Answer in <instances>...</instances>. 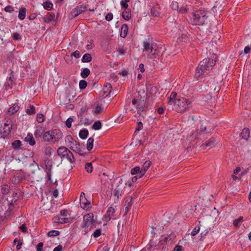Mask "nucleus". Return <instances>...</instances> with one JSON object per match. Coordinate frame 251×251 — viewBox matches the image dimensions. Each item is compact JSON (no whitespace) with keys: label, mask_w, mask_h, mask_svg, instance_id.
<instances>
[{"label":"nucleus","mask_w":251,"mask_h":251,"mask_svg":"<svg viewBox=\"0 0 251 251\" xmlns=\"http://www.w3.org/2000/svg\"><path fill=\"white\" fill-rule=\"evenodd\" d=\"M132 103L133 105L137 104L136 108L138 113L143 112L146 109V103L144 100H138L136 99H133L132 100Z\"/></svg>","instance_id":"9b49d317"},{"label":"nucleus","mask_w":251,"mask_h":251,"mask_svg":"<svg viewBox=\"0 0 251 251\" xmlns=\"http://www.w3.org/2000/svg\"><path fill=\"white\" fill-rule=\"evenodd\" d=\"M60 232L58 230H52L48 233V235L50 237H54L59 235Z\"/></svg>","instance_id":"a19ab883"},{"label":"nucleus","mask_w":251,"mask_h":251,"mask_svg":"<svg viewBox=\"0 0 251 251\" xmlns=\"http://www.w3.org/2000/svg\"><path fill=\"white\" fill-rule=\"evenodd\" d=\"M182 249H183V247L181 246L176 245L174 248L173 251H182Z\"/></svg>","instance_id":"69168bd1"},{"label":"nucleus","mask_w":251,"mask_h":251,"mask_svg":"<svg viewBox=\"0 0 251 251\" xmlns=\"http://www.w3.org/2000/svg\"><path fill=\"white\" fill-rule=\"evenodd\" d=\"M26 9L25 8H22L20 9L19 12L18 17L20 20H24L25 17Z\"/></svg>","instance_id":"c85d7f7f"},{"label":"nucleus","mask_w":251,"mask_h":251,"mask_svg":"<svg viewBox=\"0 0 251 251\" xmlns=\"http://www.w3.org/2000/svg\"><path fill=\"white\" fill-rule=\"evenodd\" d=\"M71 56H74L76 58L80 57V53L78 50H75L71 54Z\"/></svg>","instance_id":"680f3d73"},{"label":"nucleus","mask_w":251,"mask_h":251,"mask_svg":"<svg viewBox=\"0 0 251 251\" xmlns=\"http://www.w3.org/2000/svg\"><path fill=\"white\" fill-rule=\"evenodd\" d=\"M122 17L126 20L128 21L131 18V12L130 9L124 11L122 13Z\"/></svg>","instance_id":"a878e982"},{"label":"nucleus","mask_w":251,"mask_h":251,"mask_svg":"<svg viewBox=\"0 0 251 251\" xmlns=\"http://www.w3.org/2000/svg\"><path fill=\"white\" fill-rule=\"evenodd\" d=\"M43 243L42 242H40L37 246L36 251H43Z\"/></svg>","instance_id":"e2e57ef3"},{"label":"nucleus","mask_w":251,"mask_h":251,"mask_svg":"<svg viewBox=\"0 0 251 251\" xmlns=\"http://www.w3.org/2000/svg\"><path fill=\"white\" fill-rule=\"evenodd\" d=\"M200 227L199 226H198L195 227L193 229V230H192V231L191 232V235L192 236L196 235L200 231Z\"/></svg>","instance_id":"603ef678"},{"label":"nucleus","mask_w":251,"mask_h":251,"mask_svg":"<svg viewBox=\"0 0 251 251\" xmlns=\"http://www.w3.org/2000/svg\"><path fill=\"white\" fill-rule=\"evenodd\" d=\"M172 8L174 10H178L179 6L177 2L173 1L171 4Z\"/></svg>","instance_id":"3c124183"},{"label":"nucleus","mask_w":251,"mask_h":251,"mask_svg":"<svg viewBox=\"0 0 251 251\" xmlns=\"http://www.w3.org/2000/svg\"><path fill=\"white\" fill-rule=\"evenodd\" d=\"M112 87L111 84L107 82L105 83L103 89L104 94L108 96L112 91Z\"/></svg>","instance_id":"dca6fc26"},{"label":"nucleus","mask_w":251,"mask_h":251,"mask_svg":"<svg viewBox=\"0 0 251 251\" xmlns=\"http://www.w3.org/2000/svg\"><path fill=\"white\" fill-rule=\"evenodd\" d=\"M128 32V26L127 25L124 24L122 25L121 28V34L120 35L123 38H125Z\"/></svg>","instance_id":"aec40b11"},{"label":"nucleus","mask_w":251,"mask_h":251,"mask_svg":"<svg viewBox=\"0 0 251 251\" xmlns=\"http://www.w3.org/2000/svg\"><path fill=\"white\" fill-rule=\"evenodd\" d=\"M85 168L88 173H91L93 171V167L91 163H87L85 165Z\"/></svg>","instance_id":"37998d69"},{"label":"nucleus","mask_w":251,"mask_h":251,"mask_svg":"<svg viewBox=\"0 0 251 251\" xmlns=\"http://www.w3.org/2000/svg\"><path fill=\"white\" fill-rule=\"evenodd\" d=\"M9 213V212L6 206L2 204H0V219L2 221L4 220L8 216Z\"/></svg>","instance_id":"ddd939ff"},{"label":"nucleus","mask_w":251,"mask_h":251,"mask_svg":"<svg viewBox=\"0 0 251 251\" xmlns=\"http://www.w3.org/2000/svg\"><path fill=\"white\" fill-rule=\"evenodd\" d=\"M60 133V131L57 129L49 130L44 133L43 139L44 141L54 143L56 141V136Z\"/></svg>","instance_id":"423d86ee"},{"label":"nucleus","mask_w":251,"mask_h":251,"mask_svg":"<svg viewBox=\"0 0 251 251\" xmlns=\"http://www.w3.org/2000/svg\"><path fill=\"white\" fill-rule=\"evenodd\" d=\"M151 162L150 160L146 161L143 165L142 168L140 172L139 178L142 177L148 169L150 167Z\"/></svg>","instance_id":"4468645a"},{"label":"nucleus","mask_w":251,"mask_h":251,"mask_svg":"<svg viewBox=\"0 0 251 251\" xmlns=\"http://www.w3.org/2000/svg\"><path fill=\"white\" fill-rule=\"evenodd\" d=\"M54 221L59 224H64L69 222V220L66 218H61L59 216H56L54 218Z\"/></svg>","instance_id":"393cba45"},{"label":"nucleus","mask_w":251,"mask_h":251,"mask_svg":"<svg viewBox=\"0 0 251 251\" xmlns=\"http://www.w3.org/2000/svg\"><path fill=\"white\" fill-rule=\"evenodd\" d=\"M88 135V131L87 129L81 130L79 133V136L80 138L85 139Z\"/></svg>","instance_id":"c9c22d12"},{"label":"nucleus","mask_w":251,"mask_h":251,"mask_svg":"<svg viewBox=\"0 0 251 251\" xmlns=\"http://www.w3.org/2000/svg\"><path fill=\"white\" fill-rule=\"evenodd\" d=\"M73 122V118L70 117L66 121V126L68 128H70L72 126V123Z\"/></svg>","instance_id":"8fccbe9b"},{"label":"nucleus","mask_w":251,"mask_h":251,"mask_svg":"<svg viewBox=\"0 0 251 251\" xmlns=\"http://www.w3.org/2000/svg\"><path fill=\"white\" fill-rule=\"evenodd\" d=\"M161 242L160 241H158V243H157V242H155L154 241L153 239H152L150 241V243L146 247L150 251H153L154 250L156 249H159L161 247Z\"/></svg>","instance_id":"f8f14e48"},{"label":"nucleus","mask_w":251,"mask_h":251,"mask_svg":"<svg viewBox=\"0 0 251 251\" xmlns=\"http://www.w3.org/2000/svg\"><path fill=\"white\" fill-rule=\"evenodd\" d=\"M22 146V142L20 140H15L12 143V147L15 150H19Z\"/></svg>","instance_id":"473e14b6"},{"label":"nucleus","mask_w":251,"mask_h":251,"mask_svg":"<svg viewBox=\"0 0 251 251\" xmlns=\"http://www.w3.org/2000/svg\"><path fill=\"white\" fill-rule=\"evenodd\" d=\"M11 128L12 125L10 124L4 123L3 127V133L4 134V135H7L11 132Z\"/></svg>","instance_id":"6ab92c4d"},{"label":"nucleus","mask_w":251,"mask_h":251,"mask_svg":"<svg viewBox=\"0 0 251 251\" xmlns=\"http://www.w3.org/2000/svg\"><path fill=\"white\" fill-rule=\"evenodd\" d=\"M208 12L206 11L199 10L192 13L190 21L193 25H203L208 17Z\"/></svg>","instance_id":"7ed1b4c3"},{"label":"nucleus","mask_w":251,"mask_h":251,"mask_svg":"<svg viewBox=\"0 0 251 251\" xmlns=\"http://www.w3.org/2000/svg\"><path fill=\"white\" fill-rule=\"evenodd\" d=\"M160 13V12L159 10V7L157 5L153 6L151 9V14L153 16H159Z\"/></svg>","instance_id":"5701e85b"},{"label":"nucleus","mask_w":251,"mask_h":251,"mask_svg":"<svg viewBox=\"0 0 251 251\" xmlns=\"http://www.w3.org/2000/svg\"><path fill=\"white\" fill-rule=\"evenodd\" d=\"M176 93H171L168 100V105L169 109L176 110L179 113H182L188 110L192 106V101L184 98L176 99Z\"/></svg>","instance_id":"f257e3e1"},{"label":"nucleus","mask_w":251,"mask_h":251,"mask_svg":"<svg viewBox=\"0 0 251 251\" xmlns=\"http://www.w3.org/2000/svg\"><path fill=\"white\" fill-rule=\"evenodd\" d=\"M90 74V71L88 68H84L81 72L80 75L82 78H86Z\"/></svg>","instance_id":"e433bc0d"},{"label":"nucleus","mask_w":251,"mask_h":251,"mask_svg":"<svg viewBox=\"0 0 251 251\" xmlns=\"http://www.w3.org/2000/svg\"><path fill=\"white\" fill-rule=\"evenodd\" d=\"M113 14L112 13H108L106 16H105V19L106 20H107V21H110L111 20H112L113 19Z\"/></svg>","instance_id":"13d9d810"},{"label":"nucleus","mask_w":251,"mask_h":251,"mask_svg":"<svg viewBox=\"0 0 251 251\" xmlns=\"http://www.w3.org/2000/svg\"><path fill=\"white\" fill-rule=\"evenodd\" d=\"M92 60V56L89 53H85L83 55L81 61L82 62H90Z\"/></svg>","instance_id":"7c9ffc66"},{"label":"nucleus","mask_w":251,"mask_h":251,"mask_svg":"<svg viewBox=\"0 0 251 251\" xmlns=\"http://www.w3.org/2000/svg\"><path fill=\"white\" fill-rule=\"evenodd\" d=\"M87 82L85 80H81L79 83V88L81 90L85 89L87 86Z\"/></svg>","instance_id":"79ce46f5"},{"label":"nucleus","mask_w":251,"mask_h":251,"mask_svg":"<svg viewBox=\"0 0 251 251\" xmlns=\"http://www.w3.org/2000/svg\"><path fill=\"white\" fill-rule=\"evenodd\" d=\"M101 234V229L99 228L97 229L93 233V236L95 238L99 237Z\"/></svg>","instance_id":"4d7b16f0"},{"label":"nucleus","mask_w":251,"mask_h":251,"mask_svg":"<svg viewBox=\"0 0 251 251\" xmlns=\"http://www.w3.org/2000/svg\"><path fill=\"white\" fill-rule=\"evenodd\" d=\"M94 139L92 137L89 138L87 142V149L88 151H91L93 147Z\"/></svg>","instance_id":"72a5a7b5"},{"label":"nucleus","mask_w":251,"mask_h":251,"mask_svg":"<svg viewBox=\"0 0 251 251\" xmlns=\"http://www.w3.org/2000/svg\"><path fill=\"white\" fill-rule=\"evenodd\" d=\"M103 109V107L102 106L97 105L96 106L95 109H93L92 110V112L94 114H96V115L100 114L102 113Z\"/></svg>","instance_id":"c756f323"},{"label":"nucleus","mask_w":251,"mask_h":251,"mask_svg":"<svg viewBox=\"0 0 251 251\" xmlns=\"http://www.w3.org/2000/svg\"><path fill=\"white\" fill-rule=\"evenodd\" d=\"M80 207L85 210H88L91 208V203L86 198H81L80 201Z\"/></svg>","instance_id":"2eb2a0df"},{"label":"nucleus","mask_w":251,"mask_h":251,"mask_svg":"<svg viewBox=\"0 0 251 251\" xmlns=\"http://www.w3.org/2000/svg\"><path fill=\"white\" fill-rule=\"evenodd\" d=\"M216 60L214 59L207 58L201 61L196 69L195 77L199 79L203 75H206L215 65Z\"/></svg>","instance_id":"f03ea898"},{"label":"nucleus","mask_w":251,"mask_h":251,"mask_svg":"<svg viewBox=\"0 0 251 251\" xmlns=\"http://www.w3.org/2000/svg\"><path fill=\"white\" fill-rule=\"evenodd\" d=\"M44 132V129L43 127H38L34 132V135L36 138L41 137L43 136Z\"/></svg>","instance_id":"412c9836"},{"label":"nucleus","mask_w":251,"mask_h":251,"mask_svg":"<svg viewBox=\"0 0 251 251\" xmlns=\"http://www.w3.org/2000/svg\"><path fill=\"white\" fill-rule=\"evenodd\" d=\"M178 11L181 13H186L189 11V8L186 7H181L179 8Z\"/></svg>","instance_id":"5fc2aeb1"},{"label":"nucleus","mask_w":251,"mask_h":251,"mask_svg":"<svg viewBox=\"0 0 251 251\" xmlns=\"http://www.w3.org/2000/svg\"><path fill=\"white\" fill-rule=\"evenodd\" d=\"M101 127V123L100 121H97L92 125V128L94 130H99Z\"/></svg>","instance_id":"58836bf2"},{"label":"nucleus","mask_w":251,"mask_h":251,"mask_svg":"<svg viewBox=\"0 0 251 251\" xmlns=\"http://www.w3.org/2000/svg\"><path fill=\"white\" fill-rule=\"evenodd\" d=\"M68 147L71 150L78 153L80 155L84 156L86 155V153H84L83 151L82 146L79 144V143L77 142L75 140H74V141L72 142Z\"/></svg>","instance_id":"1a4fd4ad"},{"label":"nucleus","mask_w":251,"mask_h":251,"mask_svg":"<svg viewBox=\"0 0 251 251\" xmlns=\"http://www.w3.org/2000/svg\"><path fill=\"white\" fill-rule=\"evenodd\" d=\"M241 137L242 139L247 140L250 137V130L248 128H244L240 134Z\"/></svg>","instance_id":"a211bd4d"},{"label":"nucleus","mask_w":251,"mask_h":251,"mask_svg":"<svg viewBox=\"0 0 251 251\" xmlns=\"http://www.w3.org/2000/svg\"><path fill=\"white\" fill-rule=\"evenodd\" d=\"M141 169L139 167L136 166L131 170V174L132 175L137 174L138 177L139 178L140 172Z\"/></svg>","instance_id":"ea45409f"},{"label":"nucleus","mask_w":251,"mask_h":251,"mask_svg":"<svg viewBox=\"0 0 251 251\" xmlns=\"http://www.w3.org/2000/svg\"><path fill=\"white\" fill-rule=\"evenodd\" d=\"M52 149L50 147H47L45 150V153L47 155L50 156L51 154Z\"/></svg>","instance_id":"864d4df0"},{"label":"nucleus","mask_w":251,"mask_h":251,"mask_svg":"<svg viewBox=\"0 0 251 251\" xmlns=\"http://www.w3.org/2000/svg\"><path fill=\"white\" fill-rule=\"evenodd\" d=\"M221 80H218L214 78L208 83L207 91H209L210 97L216 96L219 92L221 87Z\"/></svg>","instance_id":"20e7f679"},{"label":"nucleus","mask_w":251,"mask_h":251,"mask_svg":"<svg viewBox=\"0 0 251 251\" xmlns=\"http://www.w3.org/2000/svg\"><path fill=\"white\" fill-rule=\"evenodd\" d=\"M189 139L191 141L197 143L198 141L199 140V138L198 137V133L197 131H195L193 132L190 135L189 137Z\"/></svg>","instance_id":"bb28decb"},{"label":"nucleus","mask_w":251,"mask_h":251,"mask_svg":"<svg viewBox=\"0 0 251 251\" xmlns=\"http://www.w3.org/2000/svg\"><path fill=\"white\" fill-rule=\"evenodd\" d=\"M115 212V209L113 207H109L107 210L106 218L110 220L112 217H114Z\"/></svg>","instance_id":"4be33fe9"},{"label":"nucleus","mask_w":251,"mask_h":251,"mask_svg":"<svg viewBox=\"0 0 251 251\" xmlns=\"http://www.w3.org/2000/svg\"><path fill=\"white\" fill-rule=\"evenodd\" d=\"M19 228L24 232H25L27 230V227L25 224H23L19 227Z\"/></svg>","instance_id":"0e129e2a"},{"label":"nucleus","mask_w":251,"mask_h":251,"mask_svg":"<svg viewBox=\"0 0 251 251\" xmlns=\"http://www.w3.org/2000/svg\"><path fill=\"white\" fill-rule=\"evenodd\" d=\"M87 9V6L84 5H80L77 6L75 8H74L71 12V15L72 18H75L81 13L85 12Z\"/></svg>","instance_id":"9d476101"},{"label":"nucleus","mask_w":251,"mask_h":251,"mask_svg":"<svg viewBox=\"0 0 251 251\" xmlns=\"http://www.w3.org/2000/svg\"><path fill=\"white\" fill-rule=\"evenodd\" d=\"M133 201V199L132 197L128 196L126 197L125 202V206L128 207L130 208L131 206L132 205Z\"/></svg>","instance_id":"2f4dec72"},{"label":"nucleus","mask_w":251,"mask_h":251,"mask_svg":"<svg viewBox=\"0 0 251 251\" xmlns=\"http://www.w3.org/2000/svg\"><path fill=\"white\" fill-rule=\"evenodd\" d=\"M215 145V141L212 139L206 141L205 144H203L202 145V147L203 149L205 148V147H209L212 148L214 147Z\"/></svg>","instance_id":"b1692460"},{"label":"nucleus","mask_w":251,"mask_h":251,"mask_svg":"<svg viewBox=\"0 0 251 251\" xmlns=\"http://www.w3.org/2000/svg\"><path fill=\"white\" fill-rule=\"evenodd\" d=\"M129 1V0H124L121 1L120 4L123 8L125 9H128V5L127 3Z\"/></svg>","instance_id":"a18cd8bd"},{"label":"nucleus","mask_w":251,"mask_h":251,"mask_svg":"<svg viewBox=\"0 0 251 251\" xmlns=\"http://www.w3.org/2000/svg\"><path fill=\"white\" fill-rule=\"evenodd\" d=\"M143 51H147L148 52V56L150 58H154L158 54L156 49H154L152 45L147 42H143Z\"/></svg>","instance_id":"6e6552de"},{"label":"nucleus","mask_w":251,"mask_h":251,"mask_svg":"<svg viewBox=\"0 0 251 251\" xmlns=\"http://www.w3.org/2000/svg\"><path fill=\"white\" fill-rule=\"evenodd\" d=\"M166 236L168 237V238H169V241H171V243L172 242L173 240L176 237L175 235L172 231L170 232V233H168Z\"/></svg>","instance_id":"6e6d98bb"},{"label":"nucleus","mask_w":251,"mask_h":251,"mask_svg":"<svg viewBox=\"0 0 251 251\" xmlns=\"http://www.w3.org/2000/svg\"><path fill=\"white\" fill-rule=\"evenodd\" d=\"M87 110V108L86 106H84V107H82L81 109H80V111L79 112V115L80 116H82L84 113L85 112H86Z\"/></svg>","instance_id":"338daca9"},{"label":"nucleus","mask_w":251,"mask_h":251,"mask_svg":"<svg viewBox=\"0 0 251 251\" xmlns=\"http://www.w3.org/2000/svg\"><path fill=\"white\" fill-rule=\"evenodd\" d=\"M44 116L42 114H38L37 115V121L41 123L44 121Z\"/></svg>","instance_id":"09e8293b"},{"label":"nucleus","mask_w":251,"mask_h":251,"mask_svg":"<svg viewBox=\"0 0 251 251\" xmlns=\"http://www.w3.org/2000/svg\"><path fill=\"white\" fill-rule=\"evenodd\" d=\"M25 140L31 146H34L36 143L34 138L33 137L32 134L30 133L27 134L26 137L25 139Z\"/></svg>","instance_id":"f3484780"},{"label":"nucleus","mask_w":251,"mask_h":251,"mask_svg":"<svg viewBox=\"0 0 251 251\" xmlns=\"http://www.w3.org/2000/svg\"><path fill=\"white\" fill-rule=\"evenodd\" d=\"M121 192L119 189L116 188L114 191V195L117 198H119V196H121Z\"/></svg>","instance_id":"052dcab7"},{"label":"nucleus","mask_w":251,"mask_h":251,"mask_svg":"<svg viewBox=\"0 0 251 251\" xmlns=\"http://www.w3.org/2000/svg\"><path fill=\"white\" fill-rule=\"evenodd\" d=\"M26 113L29 115H32L35 113V108L31 104H30L29 108L26 110Z\"/></svg>","instance_id":"4c0bfd02"},{"label":"nucleus","mask_w":251,"mask_h":251,"mask_svg":"<svg viewBox=\"0 0 251 251\" xmlns=\"http://www.w3.org/2000/svg\"><path fill=\"white\" fill-rule=\"evenodd\" d=\"M57 154L62 159H66L70 163L75 162V158L73 153L65 147H60L57 150Z\"/></svg>","instance_id":"39448f33"},{"label":"nucleus","mask_w":251,"mask_h":251,"mask_svg":"<svg viewBox=\"0 0 251 251\" xmlns=\"http://www.w3.org/2000/svg\"><path fill=\"white\" fill-rule=\"evenodd\" d=\"M95 223L94 214L92 213H88L83 216V227L91 229L95 226Z\"/></svg>","instance_id":"0eeeda50"},{"label":"nucleus","mask_w":251,"mask_h":251,"mask_svg":"<svg viewBox=\"0 0 251 251\" xmlns=\"http://www.w3.org/2000/svg\"><path fill=\"white\" fill-rule=\"evenodd\" d=\"M55 19V14H50L49 16L45 18V21L46 22H50L51 21L54 20Z\"/></svg>","instance_id":"de8ad7c7"},{"label":"nucleus","mask_w":251,"mask_h":251,"mask_svg":"<svg viewBox=\"0 0 251 251\" xmlns=\"http://www.w3.org/2000/svg\"><path fill=\"white\" fill-rule=\"evenodd\" d=\"M4 10L6 12H11L14 11V8L12 6L8 5L4 8Z\"/></svg>","instance_id":"bf43d9fd"},{"label":"nucleus","mask_w":251,"mask_h":251,"mask_svg":"<svg viewBox=\"0 0 251 251\" xmlns=\"http://www.w3.org/2000/svg\"><path fill=\"white\" fill-rule=\"evenodd\" d=\"M43 5L44 8L48 10H50L53 8V4L49 1H46L44 2Z\"/></svg>","instance_id":"f704fd0d"},{"label":"nucleus","mask_w":251,"mask_h":251,"mask_svg":"<svg viewBox=\"0 0 251 251\" xmlns=\"http://www.w3.org/2000/svg\"><path fill=\"white\" fill-rule=\"evenodd\" d=\"M74 140H75L71 136H66L65 139V141L67 146H68L69 145H70L71 143L74 141Z\"/></svg>","instance_id":"49530a36"},{"label":"nucleus","mask_w":251,"mask_h":251,"mask_svg":"<svg viewBox=\"0 0 251 251\" xmlns=\"http://www.w3.org/2000/svg\"><path fill=\"white\" fill-rule=\"evenodd\" d=\"M52 163L48 161L47 163H46V167L45 169V171L46 174H51V170H52Z\"/></svg>","instance_id":"cd10ccee"},{"label":"nucleus","mask_w":251,"mask_h":251,"mask_svg":"<svg viewBox=\"0 0 251 251\" xmlns=\"http://www.w3.org/2000/svg\"><path fill=\"white\" fill-rule=\"evenodd\" d=\"M19 108L18 105H14L9 108V112L12 114H14L19 110Z\"/></svg>","instance_id":"c03bdc74"},{"label":"nucleus","mask_w":251,"mask_h":251,"mask_svg":"<svg viewBox=\"0 0 251 251\" xmlns=\"http://www.w3.org/2000/svg\"><path fill=\"white\" fill-rule=\"evenodd\" d=\"M63 249L62 246L61 245H58L57 247H55L53 251H62Z\"/></svg>","instance_id":"774afa93"}]
</instances>
